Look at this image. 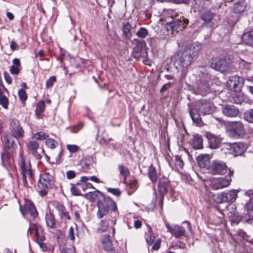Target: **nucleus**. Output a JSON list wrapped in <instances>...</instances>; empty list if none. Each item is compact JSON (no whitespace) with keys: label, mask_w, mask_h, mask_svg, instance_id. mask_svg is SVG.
Returning a JSON list of instances; mask_svg holds the SVG:
<instances>
[{"label":"nucleus","mask_w":253,"mask_h":253,"mask_svg":"<svg viewBox=\"0 0 253 253\" xmlns=\"http://www.w3.org/2000/svg\"><path fill=\"white\" fill-rule=\"evenodd\" d=\"M213 111V104L208 101H200L197 103L193 109L189 110V113L193 121L197 125H200L202 119L201 114H210Z\"/></svg>","instance_id":"f257e3e1"},{"label":"nucleus","mask_w":253,"mask_h":253,"mask_svg":"<svg viewBox=\"0 0 253 253\" xmlns=\"http://www.w3.org/2000/svg\"><path fill=\"white\" fill-rule=\"evenodd\" d=\"M5 152L1 154V158L4 165H6L12 161V156L14 148V137L10 134L5 135L4 139Z\"/></svg>","instance_id":"f03ea898"},{"label":"nucleus","mask_w":253,"mask_h":253,"mask_svg":"<svg viewBox=\"0 0 253 253\" xmlns=\"http://www.w3.org/2000/svg\"><path fill=\"white\" fill-rule=\"evenodd\" d=\"M199 72L201 75H199L200 76V80L197 82L196 88L198 93L202 95H205L210 91L209 81L210 80L211 77L204 67L199 68Z\"/></svg>","instance_id":"7ed1b4c3"},{"label":"nucleus","mask_w":253,"mask_h":253,"mask_svg":"<svg viewBox=\"0 0 253 253\" xmlns=\"http://www.w3.org/2000/svg\"><path fill=\"white\" fill-rule=\"evenodd\" d=\"M190 52L182 50L178 51L176 55L175 62L176 68L182 69L183 72L191 65L193 61V56L190 55Z\"/></svg>","instance_id":"20e7f679"},{"label":"nucleus","mask_w":253,"mask_h":253,"mask_svg":"<svg viewBox=\"0 0 253 253\" xmlns=\"http://www.w3.org/2000/svg\"><path fill=\"white\" fill-rule=\"evenodd\" d=\"M211 67L221 73H228L233 70L232 65L226 59L218 58L212 59Z\"/></svg>","instance_id":"39448f33"},{"label":"nucleus","mask_w":253,"mask_h":253,"mask_svg":"<svg viewBox=\"0 0 253 253\" xmlns=\"http://www.w3.org/2000/svg\"><path fill=\"white\" fill-rule=\"evenodd\" d=\"M227 133L232 138H239L244 135L245 129L243 124L241 121L233 122L229 126Z\"/></svg>","instance_id":"423d86ee"},{"label":"nucleus","mask_w":253,"mask_h":253,"mask_svg":"<svg viewBox=\"0 0 253 253\" xmlns=\"http://www.w3.org/2000/svg\"><path fill=\"white\" fill-rule=\"evenodd\" d=\"M54 183V178L52 174L45 172L41 174L38 183V187L41 189H48L52 187Z\"/></svg>","instance_id":"0eeeda50"},{"label":"nucleus","mask_w":253,"mask_h":253,"mask_svg":"<svg viewBox=\"0 0 253 253\" xmlns=\"http://www.w3.org/2000/svg\"><path fill=\"white\" fill-rule=\"evenodd\" d=\"M244 83L243 78L237 76L230 77L227 82L229 89L233 91H241Z\"/></svg>","instance_id":"6e6552de"},{"label":"nucleus","mask_w":253,"mask_h":253,"mask_svg":"<svg viewBox=\"0 0 253 253\" xmlns=\"http://www.w3.org/2000/svg\"><path fill=\"white\" fill-rule=\"evenodd\" d=\"M188 22V20L184 17L180 18V19H174L172 22H169L167 26V29L168 31H171L173 34L174 31L177 32L179 29L181 30L184 28Z\"/></svg>","instance_id":"1a4fd4ad"},{"label":"nucleus","mask_w":253,"mask_h":253,"mask_svg":"<svg viewBox=\"0 0 253 253\" xmlns=\"http://www.w3.org/2000/svg\"><path fill=\"white\" fill-rule=\"evenodd\" d=\"M238 191L235 190L228 191L227 192H223L218 194L216 198L217 203L233 202L237 197Z\"/></svg>","instance_id":"9d476101"},{"label":"nucleus","mask_w":253,"mask_h":253,"mask_svg":"<svg viewBox=\"0 0 253 253\" xmlns=\"http://www.w3.org/2000/svg\"><path fill=\"white\" fill-rule=\"evenodd\" d=\"M225 163L219 160L213 161L210 167V171L213 174H224L227 171Z\"/></svg>","instance_id":"9b49d317"},{"label":"nucleus","mask_w":253,"mask_h":253,"mask_svg":"<svg viewBox=\"0 0 253 253\" xmlns=\"http://www.w3.org/2000/svg\"><path fill=\"white\" fill-rule=\"evenodd\" d=\"M145 239L149 245H153L152 250L157 251L159 250L161 240L159 238H156L153 234L152 228L149 225H148V232L146 233Z\"/></svg>","instance_id":"f8f14e48"},{"label":"nucleus","mask_w":253,"mask_h":253,"mask_svg":"<svg viewBox=\"0 0 253 253\" xmlns=\"http://www.w3.org/2000/svg\"><path fill=\"white\" fill-rule=\"evenodd\" d=\"M20 210L24 216L29 213L34 218L37 217L38 215V213L35 205L29 200H25V204L23 207L20 205Z\"/></svg>","instance_id":"ddd939ff"},{"label":"nucleus","mask_w":253,"mask_h":253,"mask_svg":"<svg viewBox=\"0 0 253 253\" xmlns=\"http://www.w3.org/2000/svg\"><path fill=\"white\" fill-rule=\"evenodd\" d=\"M18 164L20 167V173L27 174L28 178L32 180L33 172L31 170L30 161L28 160H25L23 157L20 154Z\"/></svg>","instance_id":"4468645a"},{"label":"nucleus","mask_w":253,"mask_h":253,"mask_svg":"<svg viewBox=\"0 0 253 253\" xmlns=\"http://www.w3.org/2000/svg\"><path fill=\"white\" fill-rule=\"evenodd\" d=\"M144 54H147L146 42L144 41H136V43L132 53L133 57L138 59Z\"/></svg>","instance_id":"2eb2a0df"},{"label":"nucleus","mask_w":253,"mask_h":253,"mask_svg":"<svg viewBox=\"0 0 253 253\" xmlns=\"http://www.w3.org/2000/svg\"><path fill=\"white\" fill-rule=\"evenodd\" d=\"M28 234L35 236L37 239L41 241L45 240L43 235V230L42 227L39 224L30 223L29 228L28 230Z\"/></svg>","instance_id":"dca6fc26"},{"label":"nucleus","mask_w":253,"mask_h":253,"mask_svg":"<svg viewBox=\"0 0 253 253\" xmlns=\"http://www.w3.org/2000/svg\"><path fill=\"white\" fill-rule=\"evenodd\" d=\"M166 227L168 231L176 238H180L185 235V229L183 226H170L167 224H166Z\"/></svg>","instance_id":"f3484780"},{"label":"nucleus","mask_w":253,"mask_h":253,"mask_svg":"<svg viewBox=\"0 0 253 253\" xmlns=\"http://www.w3.org/2000/svg\"><path fill=\"white\" fill-rule=\"evenodd\" d=\"M206 137L208 140L209 145L211 149L218 148L221 143L222 139L219 136L215 135L211 133L207 132Z\"/></svg>","instance_id":"a211bd4d"},{"label":"nucleus","mask_w":253,"mask_h":253,"mask_svg":"<svg viewBox=\"0 0 253 253\" xmlns=\"http://www.w3.org/2000/svg\"><path fill=\"white\" fill-rule=\"evenodd\" d=\"M231 181L230 178H219L213 179L211 181V186L215 189H222L228 186Z\"/></svg>","instance_id":"6ab92c4d"},{"label":"nucleus","mask_w":253,"mask_h":253,"mask_svg":"<svg viewBox=\"0 0 253 253\" xmlns=\"http://www.w3.org/2000/svg\"><path fill=\"white\" fill-rule=\"evenodd\" d=\"M222 112L227 117H235L238 115L239 110L234 105H226L222 107Z\"/></svg>","instance_id":"aec40b11"},{"label":"nucleus","mask_w":253,"mask_h":253,"mask_svg":"<svg viewBox=\"0 0 253 253\" xmlns=\"http://www.w3.org/2000/svg\"><path fill=\"white\" fill-rule=\"evenodd\" d=\"M12 135L16 138L24 136V131L17 121H13L11 123Z\"/></svg>","instance_id":"412c9836"},{"label":"nucleus","mask_w":253,"mask_h":253,"mask_svg":"<svg viewBox=\"0 0 253 253\" xmlns=\"http://www.w3.org/2000/svg\"><path fill=\"white\" fill-rule=\"evenodd\" d=\"M197 162L201 168H205L209 170L210 165V157L209 155L201 154L197 157Z\"/></svg>","instance_id":"4be33fe9"},{"label":"nucleus","mask_w":253,"mask_h":253,"mask_svg":"<svg viewBox=\"0 0 253 253\" xmlns=\"http://www.w3.org/2000/svg\"><path fill=\"white\" fill-rule=\"evenodd\" d=\"M245 209L246 210L245 214L248 216L246 221L250 222L253 219V196L250 198V201L246 204Z\"/></svg>","instance_id":"5701e85b"},{"label":"nucleus","mask_w":253,"mask_h":253,"mask_svg":"<svg viewBox=\"0 0 253 253\" xmlns=\"http://www.w3.org/2000/svg\"><path fill=\"white\" fill-rule=\"evenodd\" d=\"M201 49L200 43L197 42H194L190 45H188L184 49L185 51H188L190 55H192L193 57L196 56L198 52Z\"/></svg>","instance_id":"b1692460"},{"label":"nucleus","mask_w":253,"mask_h":253,"mask_svg":"<svg viewBox=\"0 0 253 253\" xmlns=\"http://www.w3.org/2000/svg\"><path fill=\"white\" fill-rule=\"evenodd\" d=\"M45 222L46 226L50 229H54L55 228L56 220L53 213H51L49 211L45 213Z\"/></svg>","instance_id":"393cba45"},{"label":"nucleus","mask_w":253,"mask_h":253,"mask_svg":"<svg viewBox=\"0 0 253 253\" xmlns=\"http://www.w3.org/2000/svg\"><path fill=\"white\" fill-rule=\"evenodd\" d=\"M244 145L241 143H234L231 147V151L233 154L235 156L241 155L244 151Z\"/></svg>","instance_id":"a878e982"},{"label":"nucleus","mask_w":253,"mask_h":253,"mask_svg":"<svg viewBox=\"0 0 253 253\" xmlns=\"http://www.w3.org/2000/svg\"><path fill=\"white\" fill-rule=\"evenodd\" d=\"M102 205L107 207L109 211L112 210L114 211H117L116 203L109 197L104 198V203H102Z\"/></svg>","instance_id":"bb28decb"},{"label":"nucleus","mask_w":253,"mask_h":253,"mask_svg":"<svg viewBox=\"0 0 253 253\" xmlns=\"http://www.w3.org/2000/svg\"><path fill=\"white\" fill-rule=\"evenodd\" d=\"M243 42L249 45H253V30L245 32L242 37Z\"/></svg>","instance_id":"cd10ccee"},{"label":"nucleus","mask_w":253,"mask_h":253,"mask_svg":"<svg viewBox=\"0 0 253 253\" xmlns=\"http://www.w3.org/2000/svg\"><path fill=\"white\" fill-rule=\"evenodd\" d=\"M239 66L242 69L247 70V73L250 74V72L253 71V63L248 62L241 59L237 60Z\"/></svg>","instance_id":"c85d7f7f"},{"label":"nucleus","mask_w":253,"mask_h":253,"mask_svg":"<svg viewBox=\"0 0 253 253\" xmlns=\"http://www.w3.org/2000/svg\"><path fill=\"white\" fill-rule=\"evenodd\" d=\"M98 211L97 212V216L99 218H102L107 216L110 211L106 206H103L101 202L97 203Z\"/></svg>","instance_id":"c756f323"},{"label":"nucleus","mask_w":253,"mask_h":253,"mask_svg":"<svg viewBox=\"0 0 253 253\" xmlns=\"http://www.w3.org/2000/svg\"><path fill=\"white\" fill-rule=\"evenodd\" d=\"M109 235H106L103 238L102 243L104 249L108 252H113L114 249L113 247L112 242Z\"/></svg>","instance_id":"7c9ffc66"},{"label":"nucleus","mask_w":253,"mask_h":253,"mask_svg":"<svg viewBox=\"0 0 253 253\" xmlns=\"http://www.w3.org/2000/svg\"><path fill=\"white\" fill-rule=\"evenodd\" d=\"M8 92L7 89L0 91V104L4 109H7L8 107Z\"/></svg>","instance_id":"2f4dec72"},{"label":"nucleus","mask_w":253,"mask_h":253,"mask_svg":"<svg viewBox=\"0 0 253 253\" xmlns=\"http://www.w3.org/2000/svg\"><path fill=\"white\" fill-rule=\"evenodd\" d=\"M132 26L130 25L128 21H124L123 22V35L126 39L128 40L132 36L131 29Z\"/></svg>","instance_id":"473e14b6"},{"label":"nucleus","mask_w":253,"mask_h":253,"mask_svg":"<svg viewBox=\"0 0 253 253\" xmlns=\"http://www.w3.org/2000/svg\"><path fill=\"white\" fill-rule=\"evenodd\" d=\"M246 7V2L244 0H240L234 3L233 11L236 13H240L244 11Z\"/></svg>","instance_id":"72a5a7b5"},{"label":"nucleus","mask_w":253,"mask_h":253,"mask_svg":"<svg viewBox=\"0 0 253 253\" xmlns=\"http://www.w3.org/2000/svg\"><path fill=\"white\" fill-rule=\"evenodd\" d=\"M214 16V14L211 10H207L201 14V18L205 23H209L211 22Z\"/></svg>","instance_id":"f704fd0d"},{"label":"nucleus","mask_w":253,"mask_h":253,"mask_svg":"<svg viewBox=\"0 0 253 253\" xmlns=\"http://www.w3.org/2000/svg\"><path fill=\"white\" fill-rule=\"evenodd\" d=\"M203 139L198 135H195L193 138V147L194 149H199L203 147Z\"/></svg>","instance_id":"c9c22d12"},{"label":"nucleus","mask_w":253,"mask_h":253,"mask_svg":"<svg viewBox=\"0 0 253 253\" xmlns=\"http://www.w3.org/2000/svg\"><path fill=\"white\" fill-rule=\"evenodd\" d=\"M169 186V181L166 179H162L160 180L159 189L160 193L164 195L167 191V189Z\"/></svg>","instance_id":"e433bc0d"},{"label":"nucleus","mask_w":253,"mask_h":253,"mask_svg":"<svg viewBox=\"0 0 253 253\" xmlns=\"http://www.w3.org/2000/svg\"><path fill=\"white\" fill-rule=\"evenodd\" d=\"M99 195H100L104 197V195L99 191L95 190L93 192H90L86 193L85 195V197L87 199L91 201H94L98 198Z\"/></svg>","instance_id":"4c0bfd02"},{"label":"nucleus","mask_w":253,"mask_h":253,"mask_svg":"<svg viewBox=\"0 0 253 253\" xmlns=\"http://www.w3.org/2000/svg\"><path fill=\"white\" fill-rule=\"evenodd\" d=\"M13 65L11 66L10 72L12 74L17 75L19 72L18 68L20 66V61L18 59L15 58L13 60Z\"/></svg>","instance_id":"58836bf2"},{"label":"nucleus","mask_w":253,"mask_h":253,"mask_svg":"<svg viewBox=\"0 0 253 253\" xmlns=\"http://www.w3.org/2000/svg\"><path fill=\"white\" fill-rule=\"evenodd\" d=\"M109 226V223L108 220L106 218L102 220L99 225V227L97 228L98 232L102 233L106 231Z\"/></svg>","instance_id":"ea45409f"},{"label":"nucleus","mask_w":253,"mask_h":253,"mask_svg":"<svg viewBox=\"0 0 253 253\" xmlns=\"http://www.w3.org/2000/svg\"><path fill=\"white\" fill-rule=\"evenodd\" d=\"M40 145L38 142L35 140H31L28 142L27 147L32 153H36V151L39 149Z\"/></svg>","instance_id":"a19ab883"},{"label":"nucleus","mask_w":253,"mask_h":253,"mask_svg":"<svg viewBox=\"0 0 253 253\" xmlns=\"http://www.w3.org/2000/svg\"><path fill=\"white\" fill-rule=\"evenodd\" d=\"M234 92L235 93L232 94V97L234 99V103L238 104H241L244 100L243 93L241 91Z\"/></svg>","instance_id":"79ce46f5"},{"label":"nucleus","mask_w":253,"mask_h":253,"mask_svg":"<svg viewBox=\"0 0 253 253\" xmlns=\"http://www.w3.org/2000/svg\"><path fill=\"white\" fill-rule=\"evenodd\" d=\"M149 176L153 182H155L157 180L156 169L152 165L149 168Z\"/></svg>","instance_id":"37998d69"},{"label":"nucleus","mask_w":253,"mask_h":253,"mask_svg":"<svg viewBox=\"0 0 253 253\" xmlns=\"http://www.w3.org/2000/svg\"><path fill=\"white\" fill-rule=\"evenodd\" d=\"M118 168L120 174L124 177V180H126V177L130 173L128 169L123 165H120Z\"/></svg>","instance_id":"c03bdc74"},{"label":"nucleus","mask_w":253,"mask_h":253,"mask_svg":"<svg viewBox=\"0 0 253 253\" xmlns=\"http://www.w3.org/2000/svg\"><path fill=\"white\" fill-rule=\"evenodd\" d=\"M45 103L44 101L42 100L39 102L37 105L36 109V114L37 116H40L44 110Z\"/></svg>","instance_id":"a18cd8bd"},{"label":"nucleus","mask_w":253,"mask_h":253,"mask_svg":"<svg viewBox=\"0 0 253 253\" xmlns=\"http://www.w3.org/2000/svg\"><path fill=\"white\" fill-rule=\"evenodd\" d=\"M45 145L47 147L53 149L56 148L58 146V144L55 140L47 138L45 142Z\"/></svg>","instance_id":"49530a36"},{"label":"nucleus","mask_w":253,"mask_h":253,"mask_svg":"<svg viewBox=\"0 0 253 253\" xmlns=\"http://www.w3.org/2000/svg\"><path fill=\"white\" fill-rule=\"evenodd\" d=\"M33 137L36 140H43L46 139L48 137V135L43 132L40 131L35 133Z\"/></svg>","instance_id":"de8ad7c7"},{"label":"nucleus","mask_w":253,"mask_h":253,"mask_svg":"<svg viewBox=\"0 0 253 253\" xmlns=\"http://www.w3.org/2000/svg\"><path fill=\"white\" fill-rule=\"evenodd\" d=\"M138 187L136 180H133L127 185L128 190H129V194L132 193Z\"/></svg>","instance_id":"09e8293b"},{"label":"nucleus","mask_w":253,"mask_h":253,"mask_svg":"<svg viewBox=\"0 0 253 253\" xmlns=\"http://www.w3.org/2000/svg\"><path fill=\"white\" fill-rule=\"evenodd\" d=\"M245 119L249 123H253V109L247 111L244 115Z\"/></svg>","instance_id":"8fccbe9b"},{"label":"nucleus","mask_w":253,"mask_h":253,"mask_svg":"<svg viewBox=\"0 0 253 253\" xmlns=\"http://www.w3.org/2000/svg\"><path fill=\"white\" fill-rule=\"evenodd\" d=\"M136 35L138 37L144 39L148 35V31L146 28L141 27L136 32Z\"/></svg>","instance_id":"3c124183"},{"label":"nucleus","mask_w":253,"mask_h":253,"mask_svg":"<svg viewBox=\"0 0 253 253\" xmlns=\"http://www.w3.org/2000/svg\"><path fill=\"white\" fill-rule=\"evenodd\" d=\"M55 209L58 211L60 217L63 218L64 212L66 211L65 207L61 204H58L56 205Z\"/></svg>","instance_id":"603ef678"},{"label":"nucleus","mask_w":253,"mask_h":253,"mask_svg":"<svg viewBox=\"0 0 253 253\" xmlns=\"http://www.w3.org/2000/svg\"><path fill=\"white\" fill-rule=\"evenodd\" d=\"M60 253H74V249L73 248L64 247L62 245H59Z\"/></svg>","instance_id":"864d4df0"},{"label":"nucleus","mask_w":253,"mask_h":253,"mask_svg":"<svg viewBox=\"0 0 253 253\" xmlns=\"http://www.w3.org/2000/svg\"><path fill=\"white\" fill-rule=\"evenodd\" d=\"M175 165L177 168L182 169L184 166V163L182 160L179 157L176 156L175 157Z\"/></svg>","instance_id":"5fc2aeb1"},{"label":"nucleus","mask_w":253,"mask_h":253,"mask_svg":"<svg viewBox=\"0 0 253 253\" xmlns=\"http://www.w3.org/2000/svg\"><path fill=\"white\" fill-rule=\"evenodd\" d=\"M67 149L71 153H75L79 150V147L76 145L68 144L67 145Z\"/></svg>","instance_id":"6e6d98bb"},{"label":"nucleus","mask_w":253,"mask_h":253,"mask_svg":"<svg viewBox=\"0 0 253 253\" xmlns=\"http://www.w3.org/2000/svg\"><path fill=\"white\" fill-rule=\"evenodd\" d=\"M18 95L20 99L22 101H25L27 98V95L26 91L23 89H20L18 91Z\"/></svg>","instance_id":"4d7b16f0"},{"label":"nucleus","mask_w":253,"mask_h":253,"mask_svg":"<svg viewBox=\"0 0 253 253\" xmlns=\"http://www.w3.org/2000/svg\"><path fill=\"white\" fill-rule=\"evenodd\" d=\"M56 81V77L55 76H51L48 79L46 82V87L47 88H49L52 86L54 83Z\"/></svg>","instance_id":"13d9d810"},{"label":"nucleus","mask_w":253,"mask_h":253,"mask_svg":"<svg viewBox=\"0 0 253 253\" xmlns=\"http://www.w3.org/2000/svg\"><path fill=\"white\" fill-rule=\"evenodd\" d=\"M70 191L72 195L75 196H79L81 195V192L79 188L76 187L74 185L72 184Z\"/></svg>","instance_id":"bf43d9fd"},{"label":"nucleus","mask_w":253,"mask_h":253,"mask_svg":"<svg viewBox=\"0 0 253 253\" xmlns=\"http://www.w3.org/2000/svg\"><path fill=\"white\" fill-rule=\"evenodd\" d=\"M107 191L108 192L112 193L116 196H119L121 195V191L117 188H108L107 189Z\"/></svg>","instance_id":"052dcab7"},{"label":"nucleus","mask_w":253,"mask_h":253,"mask_svg":"<svg viewBox=\"0 0 253 253\" xmlns=\"http://www.w3.org/2000/svg\"><path fill=\"white\" fill-rule=\"evenodd\" d=\"M232 213H230V214L229 215V217L230 218V221L232 223H235L236 224H237L239 223L240 221V218L237 216L235 217L233 216L232 217Z\"/></svg>","instance_id":"680f3d73"},{"label":"nucleus","mask_w":253,"mask_h":253,"mask_svg":"<svg viewBox=\"0 0 253 253\" xmlns=\"http://www.w3.org/2000/svg\"><path fill=\"white\" fill-rule=\"evenodd\" d=\"M66 176L68 179H71L76 177V173L75 171L69 170L66 173Z\"/></svg>","instance_id":"e2e57ef3"},{"label":"nucleus","mask_w":253,"mask_h":253,"mask_svg":"<svg viewBox=\"0 0 253 253\" xmlns=\"http://www.w3.org/2000/svg\"><path fill=\"white\" fill-rule=\"evenodd\" d=\"M68 238L71 240L75 239L74 229L73 227H70L68 232Z\"/></svg>","instance_id":"0e129e2a"},{"label":"nucleus","mask_w":253,"mask_h":253,"mask_svg":"<svg viewBox=\"0 0 253 253\" xmlns=\"http://www.w3.org/2000/svg\"><path fill=\"white\" fill-rule=\"evenodd\" d=\"M21 174L22 175V180L23 184L24 187H27L28 186V184L27 180V177H28L27 174L24 173V174Z\"/></svg>","instance_id":"69168bd1"},{"label":"nucleus","mask_w":253,"mask_h":253,"mask_svg":"<svg viewBox=\"0 0 253 253\" xmlns=\"http://www.w3.org/2000/svg\"><path fill=\"white\" fill-rule=\"evenodd\" d=\"M83 125L80 124L77 126H73L72 129H71V131H72V132L73 133H77V132H78L81 129H82V128L83 127Z\"/></svg>","instance_id":"338daca9"},{"label":"nucleus","mask_w":253,"mask_h":253,"mask_svg":"<svg viewBox=\"0 0 253 253\" xmlns=\"http://www.w3.org/2000/svg\"><path fill=\"white\" fill-rule=\"evenodd\" d=\"M4 77L6 82L8 84H10L12 82V79L9 76V74L7 72L4 73Z\"/></svg>","instance_id":"774afa93"}]
</instances>
